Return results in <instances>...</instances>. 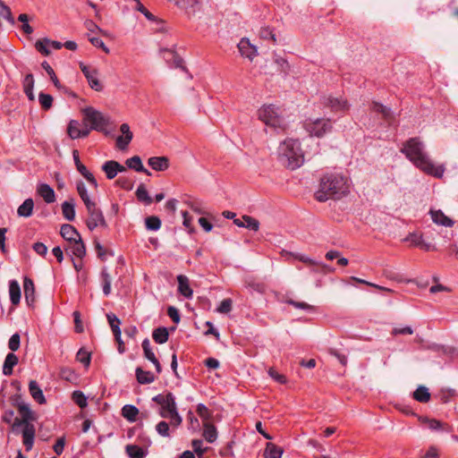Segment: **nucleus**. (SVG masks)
I'll list each match as a JSON object with an SVG mask.
<instances>
[{
	"label": "nucleus",
	"instance_id": "nucleus-1",
	"mask_svg": "<svg viewBox=\"0 0 458 458\" xmlns=\"http://www.w3.org/2000/svg\"><path fill=\"white\" fill-rule=\"evenodd\" d=\"M349 193L348 179L342 174L327 173L319 180L314 198L318 202L340 199Z\"/></svg>",
	"mask_w": 458,
	"mask_h": 458
},
{
	"label": "nucleus",
	"instance_id": "nucleus-2",
	"mask_svg": "<svg viewBox=\"0 0 458 458\" xmlns=\"http://www.w3.org/2000/svg\"><path fill=\"white\" fill-rule=\"evenodd\" d=\"M401 152L420 170L428 175L442 178L445 170L444 165L436 166L421 145H403Z\"/></svg>",
	"mask_w": 458,
	"mask_h": 458
},
{
	"label": "nucleus",
	"instance_id": "nucleus-3",
	"mask_svg": "<svg viewBox=\"0 0 458 458\" xmlns=\"http://www.w3.org/2000/svg\"><path fill=\"white\" fill-rule=\"evenodd\" d=\"M301 145H279L278 160L286 168L295 170L304 163V152Z\"/></svg>",
	"mask_w": 458,
	"mask_h": 458
},
{
	"label": "nucleus",
	"instance_id": "nucleus-4",
	"mask_svg": "<svg viewBox=\"0 0 458 458\" xmlns=\"http://www.w3.org/2000/svg\"><path fill=\"white\" fill-rule=\"evenodd\" d=\"M83 120L87 127L90 131L95 130L102 131L106 135L110 133L109 117L104 115L101 112L91 106H88L82 110Z\"/></svg>",
	"mask_w": 458,
	"mask_h": 458
},
{
	"label": "nucleus",
	"instance_id": "nucleus-5",
	"mask_svg": "<svg viewBox=\"0 0 458 458\" xmlns=\"http://www.w3.org/2000/svg\"><path fill=\"white\" fill-rule=\"evenodd\" d=\"M274 105L263 106L258 110V116L267 126L275 131L284 130V120Z\"/></svg>",
	"mask_w": 458,
	"mask_h": 458
},
{
	"label": "nucleus",
	"instance_id": "nucleus-6",
	"mask_svg": "<svg viewBox=\"0 0 458 458\" xmlns=\"http://www.w3.org/2000/svg\"><path fill=\"white\" fill-rule=\"evenodd\" d=\"M152 401L160 405L158 414L164 419H167L168 415L178 410L175 396L172 392L158 394L152 398Z\"/></svg>",
	"mask_w": 458,
	"mask_h": 458
},
{
	"label": "nucleus",
	"instance_id": "nucleus-7",
	"mask_svg": "<svg viewBox=\"0 0 458 458\" xmlns=\"http://www.w3.org/2000/svg\"><path fill=\"white\" fill-rule=\"evenodd\" d=\"M89 218L86 221L89 231L95 230L98 226L107 227V223L104 217L103 212L97 207L96 202L86 207Z\"/></svg>",
	"mask_w": 458,
	"mask_h": 458
},
{
	"label": "nucleus",
	"instance_id": "nucleus-8",
	"mask_svg": "<svg viewBox=\"0 0 458 458\" xmlns=\"http://www.w3.org/2000/svg\"><path fill=\"white\" fill-rule=\"evenodd\" d=\"M305 128L311 136L321 138L331 131L332 124L329 119H317L313 122H306Z\"/></svg>",
	"mask_w": 458,
	"mask_h": 458
},
{
	"label": "nucleus",
	"instance_id": "nucleus-9",
	"mask_svg": "<svg viewBox=\"0 0 458 458\" xmlns=\"http://www.w3.org/2000/svg\"><path fill=\"white\" fill-rule=\"evenodd\" d=\"M67 132L72 140H76L88 136L90 129L86 126L83 119L81 122L72 120L67 127Z\"/></svg>",
	"mask_w": 458,
	"mask_h": 458
},
{
	"label": "nucleus",
	"instance_id": "nucleus-10",
	"mask_svg": "<svg viewBox=\"0 0 458 458\" xmlns=\"http://www.w3.org/2000/svg\"><path fill=\"white\" fill-rule=\"evenodd\" d=\"M370 110L381 115V118L389 125L392 126L395 123V117L391 108L384 106L381 103L373 101L370 105Z\"/></svg>",
	"mask_w": 458,
	"mask_h": 458
},
{
	"label": "nucleus",
	"instance_id": "nucleus-11",
	"mask_svg": "<svg viewBox=\"0 0 458 458\" xmlns=\"http://www.w3.org/2000/svg\"><path fill=\"white\" fill-rule=\"evenodd\" d=\"M321 103L334 112L346 111L349 109L347 100L343 98H335L330 95L324 96L321 99Z\"/></svg>",
	"mask_w": 458,
	"mask_h": 458
},
{
	"label": "nucleus",
	"instance_id": "nucleus-12",
	"mask_svg": "<svg viewBox=\"0 0 458 458\" xmlns=\"http://www.w3.org/2000/svg\"><path fill=\"white\" fill-rule=\"evenodd\" d=\"M65 250L71 258L76 257L79 259H82L86 256V246L81 238H78L77 241L69 243Z\"/></svg>",
	"mask_w": 458,
	"mask_h": 458
},
{
	"label": "nucleus",
	"instance_id": "nucleus-13",
	"mask_svg": "<svg viewBox=\"0 0 458 458\" xmlns=\"http://www.w3.org/2000/svg\"><path fill=\"white\" fill-rule=\"evenodd\" d=\"M102 170L105 172L107 179H114L118 173L126 171L125 166L114 160H108L102 165Z\"/></svg>",
	"mask_w": 458,
	"mask_h": 458
},
{
	"label": "nucleus",
	"instance_id": "nucleus-14",
	"mask_svg": "<svg viewBox=\"0 0 458 458\" xmlns=\"http://www.w3.org/2000/svg\"><path fill=\"white\" fill-rule=\"evenodd\" d=\"M23 291H24V296L25 301L28 304V306L31 307L33 306L35 302V285L34 282L31 278L25 276L23 279Z\"/></svg>",
	"mask_w": 458,
	"mask_h": 458
},
{
	"label": "nucleus",
	"instance_id": "nucleus-15",
	"mask_svg": "<svg viewBox=\"0 0 458 458\" xmlns=\"http://www.w3.org/2000/svg\"><path fill=\"white\" fill-rule=\"evenodd\" d=\"M238 48L242 56L252 60L257 55V48L251 45L248 38H242L238 44Z\"/></svg>",
	"mask_w": 458,
	"mask_h": 458
},
{
	"label": "nucleus",
	"instance_id": "nucleus-16",
	"mask_svg": "<svg viewBox=\"0 0 458 458\" xmlns=\"http://www.w3.org/2000/svg\"><path fill=\"white\" fill-rule=\"evenodd\" d=\"M22 443L25 446L27 452L30 451L34 445L35 440V427L31 423L30 425H27L26 428L22 429Z\"/></svg>",
	"mask_w": 458,
	"mask_h": 458
},
{
	"label": "nucleus",
	"instance_id": "nucleus-17",
	"mask_svg": "<svg viewBox=\"0 0 458 458\" xmlns=\"http://www.w3.org/2000/svg\"><path fill=\"white\" fill-rule=\"evenodd\" d=\"M37 193L47 202V204L55 201V193L54 189L47 183H39L37 187Z\"/></svg>",
	"mask_w": 458,
	"mask_h": 458
},
{
	"label": "nucleus",
	"instance_id": "nucleus-18",
	"mask_svg": "<svg viewBox=\"0 0 458 458\" xmlns=\"http://www.w3.org/2000/svg\"><path fill=\"white\" fill-rule=\"evenodd\" d=\"M60 233L62 237L69 243L77 241L78 238H81L76 228L69 224H64L61 226Z\"/></svg>",
	"mask_w": 458,
	"mask_h": 458
},
{
	"label": "nucleus",
	"instance_id": "nucleus-19",
	"mask_svg": "<svg viewBox=\"0 0 458 458\" xmlns=\"http://www.w3.org/2000/svg\"><path fill=\"white\" fill-rule=\"evenodd\" d=\"M432 221L439 225L445 227H452L454 225V221L450 217L446 216L442 210H430L429 212Z\"/></svg>",
	"mask_w": 458,
	"mask_h": 458
},
{
	"label": "nucleus",
	"instance_id": "nucleus-20",
	"mask_svg": "<svg viewBox=\"0 0 458 458\" xmlns=\"http://www.w3.org/2000/svg\"><path fill=\"white\" fill-rule=\"evenodd\" d=\"M178 293L187 299H191L193 291L190 286L189 278L184 275L177 276Z\"/></svg>",
	"mask_w": 458,
	"mask_h": 458
},
{
	"label": "nucleus",
	"instance_id": "nucleus-21",
	"mask_svg": "<svg viewBox=\"0 0 458 458\" xmlns=\"http://www.w3.org/2000/svg\"><path fill=\"white\" fill-rule=\"evenodd\" d=\"M14 406L17 407L21 419L26 421L27 423H31L37 420L36 413L30 410L29 404L24 402L14 403Z\"/></svg>",
	"mask_w": 458,
	"mask_h": 458
},
{
	"label": "nucleus",
	"instance_id": "nucleus-22",
	"mask_svg": "<svg viewBox=\"0 0 458 458\" xmlns=\"http://www.w3.org/2000/svg\"><path fill=\"white\" fill-rule=\"evenodd\" d=\"M148 165L155 171L163 172L169 167V159L165 156L152 157L148 158Z\"/></svg>",
	"mask_w": 458,
	"mask_h": 458
},
{
	"label": "nucleus",
	"instance_id": "nucleus-23",
	"mask_svg": "<svg viewBox=\"0 0 458 458\" xmlns=\"http://www.w3.org/2000/svg\"><path fill=\"white\" fill-rule=\"evenodd\" d=\"M125 165L128 168L134 170L138 173H143L147 175H151V173L144 167L140 156H133L125 161Z\"/></svg>",
	"mask_w": 458,
	"mask_h": 458
},
{
	"label": "nucleus",
	"instance_id": "nucleus-24",
	"mask_svg": "<svg viewBox=\"0 0 458 458\" xmlns=\"http://www.w3.org/2000/svg\"><path fill=\"white\" fill-rule=\"evenodd\" d=\"M29 391L31 397L39 404L46 403L45 395L36 380H30L29 383Z\"/></svg>",
	"mask_w": 458,
	"mask_h": 458
},
{
	"label": "nucleus",
	"instance_id": "nucleus-25",
	"mask_svg": "<svg viewBox=\"0 0 458 458\" xmlns=\"http://www.w3.org/2000/svg\"><path fill=\"white\" fill-rule=\"evenodd\" d=\"M19 359L16 354L10 352L6 355L4 365L3 374L4 376H11L13 372V368L18 364Z\"/></svg>",
	"mask_w": 458,
	"mask_h": 458
},
{
	"label": "nucleus",
	"instance_id": "nucleus-26",
	"mask_svg": "<svg viewBox=\"0 0 458 458\" xmlns=\"http://www.w3.org/2000/svg\"><path fill=\"white\" fill-rule=\"evenodd\" d=\"M135 375L137 381L141 385L151 384L156 380V377L152 372L144 370L140 367L136 368Z\"/></svg>",
	"mask_w": 458,
	"mask_h": 458
},
{
	"label": "nucleus",
	"instance_id": "nucleus-27",
	"mask_svg": "<svg viewBox=\"0 0 458 458\" xmlns=\"http://www.w3.org/2000/svg\"><path fill=\"white\" fill-rule=\"evenodd\" d=\"M283 255L284 256H289V257H293V259L310 266V267H312V266H321L323 268H327V265H324V264H321V263H318L317 261H315L314 259L303 255V254H300V253H293V252H289V251H285L284 250L283 251Z\"/></svg>",
	"mask_w": 458,
	"mask_h": 458
},
{
	"label": "nucleus",
	"instance_id": "nucleus-28",
	"mask_svg": "<svg viewBox=\"0 0 458 458\" xmlns=\"http://www.w3.org/2000/svg\"><path fill=\"white\" fill-rule=\"evenodd\" d=\"M9 295L13 305H17L21 301V287L16 280L9 282Z\"/></svg>",
	"mask_w": 458,
	"mask_h": 458
},
{
	"label": "nucleus",
	"instance_id": "nucleus-29",
	"mask_svg": "<svg viewBox=\"0 0 458 458\" xmlns=\"http://www.w3.org/2000/svg\"><path fill=\"white\" fill-rule=\"evenodd\" d=\"M284 450L274 443L268 442L263 454L264 458H281Z\"/></svg>",
	"mask_w": 458,
	"mask_h": 458
},
{
	"label": "nucleus",
	"instance_id": "nucleus-30",
	"mask_svg": "<svg viewBox=\"0 0 458 458\" xmlns=\"http://www.w3.org/2000/svg\"><path fill=\"white\" fill-rule=\"evenodd\" d=\"M75 204L74 200H65L62 203V213L64 217L68 221H73L75 219Z\"/></svg>",
	"mask_w": 458,
	"mask_h": 458
},
{
	"label": "nucleus",
	"instance_id": "nucleus-31",
	"mask_svg": "<svg viewBox=\"0 0 458 458\" xmlns=\"http://www.w3.org/2000/svg\"><path fill=\"white\" fill-rule=\"evenodd\" d=\"M412 397L419 403H426L430 401L431 394L428 387L424 386H419L413 392Z\"/></svg>",
	"mask_w": 458,
	"mask_h": 458
},
{
	"label": "nucleus",
	"instance_id": "nucleus-32",
	"mask_svg": "<svg viewBox=\"0 0 458 458\" xmlns=\"http://www.w3.org/2000/svg\"><path fill=\"white\" fill-rule=\"evenodd\" d=\"M121 134L116 137L115 143H130L133 134L128 123H123L120 126Z\"/></svg>",
	"mask_w": 458,
	"mask_h": 458
},
{
	"label": "nucleus",
	"instance_id": "nucleus-33",
	"mask_svg": "<svg viewBox=\"0 0 458 458\" xmlns=\"http://www.w3.org/2000/svg\"><path fill=\"white\" fill-rule=\"evenodd\" d=\"M34 201L31 198L26 199L18 208L17 214L19 216L29 217L32 215Z\"/></svg>",
	"mask_w": 458,
	"mask_h": 458
},
{
	"label": "nucleus",
	"instance_id": "nucleus-34",
	"mask_svg": "<svg viewBox=\"0 0 458 458\" xmlns=\"http://www.w3.org/2000/svg\"><path fill=\"white\" fill-rule=\"evenodd\" d=\"M152 337L157 344H165L169 338L168 329L165 327H159L153 330Z\"/></svg>",
	"mask_w": 458,
	"mask_h": 458
},
{
	"label": "nucleus",
	"instance_id": "nucleus-35",
	"mask_svg": "<svg viewBox=\"0 0 458 458\" xmlns=\"http://www.w3.org/2000/svg\"><path fill=\"white\" fill-rule=\"evenodd\" d=\"M139 409L131 404H125L122 408V416L130 422H134L137 420Z\"/></svg>",
	"mask_w": 458,
	"mask_h": 458
},
{
	"label": "nucleus",
	"instance_id": "nucleus-36",
	"mask_svg": "<svg viewBox=\"0 0 458 458\" xmlns=\"http://www.w3.org/2000/svg\"><path fill=\"white\" fill-rule=\"evenodd\" d=\"M135 195L137 199L140 202L144 203L145 205H150L153 202L152 198L149 196L145 185L143 183H140L136 191Z\"/></svg>",
	"mask_w": 458,
	"mask_h": 458
},
{
	"label": "nucleus",
	"instance_id": "nucleus-37",
	"mask_svg": "<svg viewBox=\"0 0 458 458\" xmlns=\"http://www.w3.org/2000/svg\"><path fill=\"white\" fill-rule=\"evenodd\" d=\"M76 189H77L78 194L81 197V200L83 201L85 207L95 203V201L91 200V199L88 193L86 185L82 181L77 182Z\"/></svg>",
	"mask_w": 458,
	"mask_h": 458
},
{
	"label": "nucleus",
	"instance_id": "nucleus-38",
	"mask_svg": "<svg viewBox=\"0 0 458 458\" xmlns=\"http://www.w3.org/2000/svg\"><path fill=\"white\" fill-rule=\"evenodd\" d=\"M125 450L130 458H145L147 455V451L136 445H128Z\"/></svg>",
	"mask_w": 458,
	"mask_h": 458
},
{
	"label": "nucleus",
	"instance_id": "nucleus-39",
	"mask_svg": "<svg viewBox=\"0 0 458 458\" xmlns=\"http://www.w3.org/2000/svg\"><path fill=\"white\" fill-rule=\"evenodd\" d=\"M203 437L208 443H214L217 437V431L216 427L209 422H205Z\"/></svg>",
	"mask_w": 458,
	"mask_h": 458
},
{
	"label": "nucleus",
	"instance_id": "nucleus-40",
	"mask_svg": "<svg viewBox=\"0 0 458 458\" xmlns=\"http://www.w3.org/2000/svg\"><path fill=\"white\" fill-rule=\"evenodd\" d=\"M106 318L108 321V324L112 329L114 336H119L121 335V320L117 318V316L114 313H108L106 314Z\"/></svg>",
	"mask_w": 458,
	"mask_h": 458
},
{
	"label": "nucleus",
	"instance_id": "nucleus-41",
	"mask_svg": "<svg viewBox=\"0 0 458 458\" xmlns=\"http://www.w3.org/2000/svg\"><path fill=\"white\" fill-rule=\"evenodd\" d=\"M101 281H102V287H103V293L106 296H108L111 293V276L109 275L106 267H104L100 274Z\"/></svg>",
	"mask_w": 458,
	"mask_h": 458
},
{
	"label": "nucleus",
	"instance_id": "nucleus-42",
	"mask_svg": "<svg viewBox=\"0 0 458 458\" xmlns=\"http://www.w3.org/2000/svg\"><path fill=\"white\" fill-rule=\"evenodd\" d=\"M145 225L149 231H157L161 227V220L158 216H150L146 217Z\"/></svg>",
	"mask_w": 458,
	"mask_h": 458
},
{
	"label": "nucleus",
	"instance_id": "nucleus-43",
	"mask_svg": "<svg viewBox=\"0 0 458 458\" xmlns=\"http://www.w3.org/2000/svg\"><path fill=\"white\" fill-rule=\"evenodd\" d=\"M242 220L244 221L242 228H247L249 230L257 232L259 229V222L256 218L244 215L242 216Z\"/></svg>",
	"mask_w": 458,
	"mask_h": 458
},
{
	"label": "nucleus",
	"instance_id": "nucleus-44",
	"mask_svg": "<svg viewBox=\"0 0 458 458\" xmlns=\"http://www.w3.org/2000/svg\"><path fill=\"white\" fill-rule=\"evenodd\" d=\"M41 66L42 68L47 72V73L49 75L50 77V80L52 81V82L54 83L55 87L57 88V89H61V83L55 72V71L53 70V68L49 65V64L47 62V61H44L42 64H41Z\"/></svg>",
	"mask_w": 458,
	"mask_h": 458
},
{
	"label": "nucleus",
	"instance_id": "nucleus-45",
	"mask_svg": "<svg viewBox=\"0 0 458 458\" xmlns=\"http://www.w3.org/2000/svg\"><path fill=\"white\" fill-rule=\"evenodd\" d=\"M165 53L168 55H171V59L173 61L171 62V66H174L175 68H181L183 71H186L185 66H183V59L174 50H165Z\"/></svg>",
	"mask_w": 458,
	"mask_h": 458
},
{
	"label": "nucleus",
	"instance_id": "nucleus-46",
	"mask_svg": "<svg viewBox=\"0 0 458 458\" xmlns=\"http://www.w3.org/2000/svg\"><path fill=\"white\" fill-rule=\"evenodd\" d=\"M284 302L289 304V305H292L293 307H294L295 309H300V310H307V311H314L315 310V307L312 306V305H310L304 301H294L291 298H286L284 300Z\"/></svg>",
	"mask_w": 458,
	"mask_h": 458
},
{
	"label": "nucleus",
	"instance_id": "nucleus-47",
	"mask_svg": "<svg viewBox=\"0 0 458 458\" xmlns=\"http://www.w3.org/2000/svg\"><path fill=\"white\" fill-rule=\"evenodd\" d=\"M53 100H54L53 97L49 94H47L44 92H40L38 94V101H39L41 107L44 110H48L52 107Z\"/></svg>",
	"mask_w": 458,
	"mask_h": 458
},
{
	"label": "nucleus",
	"instance_id": "nucleus-48",
	"mask_svg": "<svg viewBox=\"0 0 458 458\" xmlns=\"http://www.w3.org/2000/svg\"><path fill=\"white\" fill-rule=\"evenodd\" d=\"M141 346H142V349H143L144 357L146 359H148L149 361H152L155 359H157L154 352L151 349L150 342H149L148 338H145L142 341Z\"/></svg>",
	"mask_w": 458,
	"mask_h": 458
},
{
	"label": "nucleus",
	"instance_id": "nucleus-49",
	"mask_svg": "<svg viewBox=\"0 0 458 458\" xmlns=\"http://www.w3.org/2000/svg\"><path fill=\"white\" fill-rule=\"evenodd\" d=\"M72 398L80 408H85L88 404L87 397L81 391H74Z\"/></svg>",
	"mask_w": 458,
	"mask_h": 458
},
{
	"label": "nucleus",
	"instance_id": "nucleus-50",
	"mask_svg": "<svg viewBox=\"0 0 458 458\" xmlns=\"http://www.w3.org/2000/svg\"><path fill=\"white\" fill-rule=\"evenodd\" d=\"M259 37L262 39H269L274 44L276 43V36L273 29H271L270 27H263V28H261L260 30H259Z\"/></svg>",
	"mask_w": 458,
	"mask_h": 458
},
{
	"label": "nucleus",
	"instance_id": "nucleus-51",
	"mask_svg": "<svg viewBox=\"0 0 458 458\" xmlns=\"http://www.w3.org/2000/svg\"><path fill=\"white\" fill-rule=\"evenodd\" d=\"M48 43V38H43L36 42L35 47L41 55L47 56L51 53L49 48L47 47Z\"/></svg>",
	"mask_w": 458,
	"mask_h": 458
},
{
	"label": "nucleus",
	"instance_id": "nucleus-52",
	"mask_svg": "<svg viewBox=\"0 0 458 458\" xmlns=\"http://www.w3.org/2000/svg\"><path fill=\"white\" fill-rule=\"evenodd\" d=\"M157 432L165 437H170V425L165 421H159L156 426Z\"/></svg>",
	"mask_w": 458,
	"mask_h": 458
},
{
	"label": "nucleus",
	"instance_id": "nucleus-53",
	"mask_svg": "<svg viewBox=\"0 0 458 458\" xmlns=\"http://www.w3.org/2000/svg\"><path fill=\"white\" fill-rule=\"evenodd\" d=\"M422 234L417 233H410L404 239L405 242H410L411 245L414 247H420V245L422 242Z\"/></svg>",
	"mask_w": 458,
	"mask_h": 458
},
{
	"label": "nucleus",
	"instance_id": "nucleus-54",
	"mask_svg": "<svg viewBox=\"0 0 458 458\" xmlns=\"http://www.w3.org/2000/svg\"><path fill=\"white\" fill-rule=\"evenodd\" d=\"M233 301L230 298L224 299L219 306L216 308V311L222 314H227L232 310Z\"/></svg>",
	"mask_w": 458,
	"mask_h": 458
},
{
	"label": "nucleus",
	"instance_id": "nucleus-55",
	"mask_svg": "<svg viewBox=\"0 0 458 458\" xmlns=\"http://www.w3.org/2000/svg\"><path fill=\"white\" fill-rule=\"evenodd\" d=\"M97 76L98 72L92 73L87 78V81L92 89L96 91H101L103 89V86Z\"/></svg>",
	"mask_w": 458,
	"mask_h": 458
},
{
	"label": "nucleus",
	"instance_id": "nucleus-56",
	"mask_svg": "<svg viewBox=\"0 0 458 458\" xmlns=\"http://www.w3.org/2000/svg\"><path fill=\"white\" fill-rule=\"evenodd\" d=\"M203 441L201 439H193L191 442V446L193 449V453H195L199 458H201L205 454L208 448H203Z\"/></svg>",
	"mask_w": 458,
	"mask_h": 458
},
{
	"label": "nucleus",
	"instance_id": "nucleus-57",
	"mask_svg": "<svg viewBox=\"0 0 458 458\" xmlns=\"http://www.w3.org/2000/svg\"><path fill=\"white\" fill-rule=\"evenodd\" d=\"M31 423H27L26 421H24L23 420L21 419H19V418H14V420H13V422L10 424L11 425V430L14 433V434H19L20 433V428H26V426L27 425H30Z\"/></svg>",
	"mask_w": 458,
	"mask_h": 458
},
{
	"label": "nucleus",
	"instance_id": "nucleus-58",
	"mask_svg": "<svg viewBox=\"0 0 458 458\" xmlns=\"http://www.w3.org/2000/svg\"><path fill=\"white\" fill-rule=\"evenodd\" d=\"M135 10L141 13L148 21H157V18L152 14L142 4L141 2L137 4L134 7Z\"/></svg>",
	"mask_w": 458,
	"mask_h": 458
},
{
	"label": "nucleus",
	"instance_id": "nucleus-59",
	"mask_svg": "<svg viewBox=\"0 0 458 458\" xmlns=\"http://www.w3.org/2000/svg\"><path fill=\"white\" fill-rule=\"evenodd\" d=\"M21 336L18 333L13 334L8 342V347L12 352H15L20 348Z\"/></svg>",
	"mask_w": 458,
	"mask_h": 458
},
{
	"label": "nucleus",
	"instance_id": "nucleus-60",
	"mask_svg": "<svg viewBox=\"0 0 458 458\" xmlns=\"http://www.w3.org/2000/svg\"><path fill=\"white\" fill-rule=\"evenodd\" d=\"M76 358L86 367L89 365L91 360L90 353L82 349H80V351L77 352Z\"/></svg>",
	"mask_w": 458,
	"mask_h": 458
},
{
	"label": "nucleus",
	"instance_id": "nucleus-61",
	"mask_svg": "<svg viewBox=\"0 0 458 458\" xmlns=\"http://www.w3.org/2000/svg\"><path fill=\"white\" fill-rule=\"evenodd\" d=\"M268 375L277 383L285 384L287 382L286 377L278 373L274 368L268 369Z\"/></svg>",
	"mask_w": 458,
	"mask_h": 458
},
{
	"label": "nucleus",
	"instance_id": "nucleus-62",
	"mask_svg": "<svg viewBox=\"0 0 458 458\" xmlns=\"http://www.w3.org/2000/svg\"><path fill=\"white\" fill-rule=\"evenodd\" d=\"M167 419H170V426L173 428H178L182 422V418L179 414L178 410L176 411H174V413L168 415Z\"/></svg>",
	"mask_w": 458,
	"mask_h": 458
},
{
	"label": "nucleus",
	"instance_id": "nucleus-63",
	"mask_svg": "<svg viewBox=\"0 0 458 458\" xmlns=\"http://www.w3.org/2000/svg\"><path fill=\"white\" fill-rule=\"evenodd\" d=\"M115 183L125 191H131L133 188V182L125 177H119Z\"/></svg>",
	"mask_w": 458,
	"mask_h": 458
},
{
	"label": "nucleus",
	"instance_id": "nucleus-64",
	"mask_svg": "<svg viewBox=\"0 0 458 458\" xmlns=\"http://www.w3.org/2000/svg\"><path fill=\"white\" fill-rule=\"evenodd\" d=\"M167 315L169 316V318L173 320V322L174 324H178L181 320L179 310L174 306L168 307Z\"/></svg>",
	"mask_w": 458,
	"mask_h": 458
}]
</instances>
